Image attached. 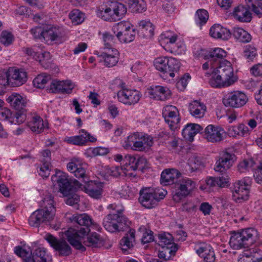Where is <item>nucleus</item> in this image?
Wrapping results in <instances>:
<instances>
[{
	"label": "nucleus",
	"instance_id": "nucleus-17",
	"mask_svg": "<svg viewBox=\"0 0 262 262\" xmlns=\"http://www.w3.org/2000/svg\"><path fill=\"white\" fill-rule=\"evenodd\" d=\"M10 85L12 86H19L26 82L27 73L23 69L10 68L8 69Z\"/></svg>",
	"mask_w": 262,
	"mask_h": 262
},
{
	"label": "nucleus",
	"instance_id": "nucleus-52",
	"mask_svg": "<svg viewBox=\"0 0 262 262\" xmlns=\"http://www.w3.org/2000/svg\"><path fill=\"white\" fill-rule=\"evenodd\" d=\"M97 15L102 19L106 21H113V14L112 9L109 7L105 10L98 9L97 11Z\"/></svg>",
	"mask_w": 262,
	"mask_h": 262
},
{
	"label": "nucleus",
	"instance_id": "nucleus-10",
	"mask_svg": "<svg viewBox=\"0 0 262 262\" xmlns=\"http://www.w3.org/2000/svg\"><path fill=\"white\" fill-rule=\"evenodd\" d=\"M45 239L59 256H67L71 254V248L65 240L59 239L50 234H47Z\"/></svg>",
	"mask_w": 262,
	"mask_h": 262
},
{
	"label": "nucleus",
	"instance_id": "nucleus-28",
	"mask_svg": "<svg viewBox=\"0 0 262 262\" xmlns=\"http://www.w3.org/2000/svg\"><path fill=\"white\" fill-rule=\"evenodd\" d=\"M203 130V127L198 124L188 123L183 129L182 134L183 137L190 141L193 140L198 133Z\"/></svg>",
	"mask_w": 262,
	"mask_h": 262
},
{
	"label": "nucleus",
	"instance_id": "nucleus-16",
	"mask_svg": "<svg viewBox=\"0 0 262 262\" xmlns=\"http://www.w3.org/2000/svg\"><path fill=\"white\" fill-rule=\"evenodd\" d=\"M119 101L125 104L134 105L139 101L141 96L140 93L136 90L122 89L117 94Z\"/></svg>",
	"mask_w": 262,
	"mask_h": 262
},
{
	"label": "nucleus",
	"instance_id": "nucleus-41",
	"mask_svg": "<svg viewBox=\"0 0 262 262\" xmlns=\"http://www.w3.org/2000/svg\"><path fill=\"white\" fill-rule=\"evenodd\" d=\"M136 32L133 29H130L129 31H126L122 33L120 36H116L121 42L128 43L133 41L135 38Z\"/></svg>",
	"mask_w": 262,
	"mask_h": 262
},
{
	"label": "nucleus",
	"instance_id": "nucleus-1",
	"mask_svg": "<svg viewBox=\"0 0 262 262\" xmlns=\"http://www.w3.org/2000/svg\"><path fill=\"white\" fill-rule=\"evenodd\" d=\"M72 222L76 224V229L70 228L65 234L70 244L75 249L84 251L83 245L92 248H100L103 245V240L100 234L90 232V227L93 224L92 218L86 214H74Z\"/></svg>",
	"mask_w": 262,
	"mask_h": 262
},
{
	"label": "nucleus",
	"instance_id": "nucleus-46",
	"mask_svg": "<svg viewBox=\"0 0 262 262\" xmlns=\"http://www.w3.org/2000/svg\"><path fill=\"white\" fill-rule=\"evenodd\" d=\"M103 40L104 41V49H107L110 51L115 44L116 38L115 37L108 32H105L103 34Z\"/></svg>",
	"mask_w": 262,
	"mask_h": 262
},
{
	"label": "nucleus",
	"instance_id": "nucleus-47",
	"mask_svg": "<svg viewBox=\"0 0 262 262\" xmlns=\"http://www.w3.org/2000/svg\"><path fill=\"white\" fill-rule=\"evenodd\" d=\"M130 26L131 25L128 22L121 21L113 27V30L115 33L117 32L116 36H120L123 32L129 31V29H131Z\"/></svg>",
	"mask_w": 262,
	"mask_h": 262
},
{
	"label": "nucleus",
	"instance_id": "nucleus-19",
	"mask_svg": "<svg viewBox=\"0 0 262 262\" xmlns=\"http://www.w3.org/2000/svg\"><path fill=\"white\" fill-rule=\"evenodd\" d=\"M8 103L17 111V113L25 114L27 101L20 94L16 93L11 94L6 99Z\"/></svg>",
	"mask_w": 262,
	"mask_h": 262
},
{
	"label": "nucleus",
	"instance_id": "nucleus-61",
	"mask_svg": "<svg viewBox=\"0 0 262 262\" xmlns=\"http://www.w3.org/2000/svg\"><path fill=\"white\" fill-rule=\"evenodd\" d=\"M147 160L143 157L137 156L136 166L135 165L134 168L135 170L137 169L143 170L147 167Z\"/></svg>",
	"mask_w": 262,
	"mask_h": 262
},
{
	"label": "nucleus",
	"instance_id": "nucleus-38",
	"mask_svg": "<svg viewBox=\"0 0 262 262\" xmlns=\"http://www.w3.org/2000/svg\"><path fill=\"white\" fill-rule=\"evenodd\" d=\"M126 12L127 9L123 4L116 3L113 10V21H117L121 19Z\"/></svg>",
	"mask_w": 262,
	"mask_h": 262
},
{
	"label": "nucleus",
	"instance_id": "nucleus-27",
	"mask_svg": "<svg viewBox=\"0 0 262 262\" xmlns=\"http://www.w3.org/2000/svg\"><path fill=\"white\" fill-rule=\"evenodd\" d=\"M135 242V230L129 229V231L120 240V246L124 253L134 247Z\"/></svg>",
	"mask_w": 262,
	"mask_h": 262
},
{
	"label": "nucleus",
	"instance_id": "nucleus-3",
	"mask_svg": "<svg viewBox=\"0 0 262 262\" xmlns=\"http://www.w3.org/2000/svg\"><path fill=\"white\" fill-rule=\"evenodd\" d=\"M210 76L209 83L213 88L229 86L237 80L231 63L227 60L220 62V66L212 71Z\"/></svg>",
	"mask_w": 262,
	"mask_h": 262
},
{
	"label": "nucleus",
	"instance_id": "nucleus-7",
	"mask_svg": "<svg viewBox=\"0 0 262 262\" xmlns=\"http://www.w3.org/2000/svg\"><path fill=\"white\" fill-rule=\"evenodd\" d=\"M154 63L157 70L171 77L174 76V73L177 72L180 67V62L172 57H158L155 59Z\"/></svg>",
	"mask_w": 262,
	"mask_h": 262
},
{
	"label": "nucleus",
	"instance_id": "nucleus-26",
	"mask_svg": "<svg viewBox=\"0 0 262 262\" xmlns=\"http://www.w3.org/2000/svg\"><path fill=\"white\" fill-rule=\"evenodd\" d=\"M196 253L203 258L204 262H214L215 254L213 248L209 245H203L196 250Z\"/></svg>",
	"mask_w": 262,
	"mask_h": 262
},
{
	"label": "nucleus",
	"instance_id": "nucleus-50",
	"mask_svg": "<svg viewBox=\"0 0 262 262\" xmlns=\"http://www.w3.org/2000/svg\"><path fill=\"white\" fill-rule=\"evenodd\" d=\"M208 19V14L205 9H199L196 12L195 20L196 24L202 25L205 24Z\"/></svg>",
	"mask_w": 262,
	"mask_h": 262
},
{
	"label": "nucleus",
	"instance_id": "nucleus-21",
	"mask_svg": "<svg viewBox=\"0 0 262 262\" xmlns=\"http://www.w3.org/2000/svg\"><path fill=\"white\" fill-rule=\"evenodd\" d=\"M147 93L150 98L162 101L167 99L171 95L168 88L160 85L151 86Z\"/></svg>",
	"mask_w": 262,
	"mask_h": 262
},
{
	"label": "nucleus",
	"instance_id": "nucleus-30",
	"mask_svg": "<svg viewBox=\"0 0 262 262\" xmlns=\"http://www.w3.org/2000/svg\"><path fill=\"white\" fill-rule=\"evenodd\" d=\"M233 15L236 19L241 22H250L251 20V13L243 6H238L235 8Z\"/></svg>",
	"mask_w": 262,
	"mask_h": 262
},
{
	"label": "nucleus",
	"instance_id": "nucleus-12",
	"mask_svg": "<svg viewBox=\"0 0 262 262\" xmlns=\"http://www.w3.org/2000/svg\"><path fill=\"white\" fill-rule=\"evenodd\" d=\"M249 185L244 180L235 182L233 188V200L237 203L247 201L249 198Z\"/></svg>",
	"mask_w": 262,
	"mask_h": 262
},
{
	"label": "nucleus",
	"instance_id": "nucleus-63",
	"mask_svg": "<svg viewBox=\"0 0 262 262\" xmlns=\"http://www.w3.org/2000/svg\"><path fill=\"white\" fill-rule=\"evenodd\" d=\"M30 32L35 38L43 40L45 29H43L40 27H36L32 28Z\"/></svg>",
	"mask_w": 262,
	"mask_h": 262
},
{
	"label": "nucleus",
	"instance_id": "nucleus-4",
	"mask_svg": "<svg viewBox=\"0 0 262 262\" xmlns=\"http://www.w3.org/2000/svg\"><path fill=\"white\" fill-rule=\"evenodd\" d=\"M55 213L53 197L49 195L42 201L41 208L31 214L28 223L31 226L34 227H38L42 224L47 225L54 219Z\"/></svg>",
	"mask_w": 262,
	"mask_h": 262
},
{
	"label": "nucleus",
	"instance_id": "nucleus-6",
	"mask_svg": "<svg viewBox=\"0 0 262 262\" xmlns=\"http://www.w3.org/2000/svg\"><path fill=\"white\" fill-rule=\"evenodd\" d=\"M258 239V233L254 228H247L240 232H235L230 237L229 244L233 249L246 248Z\"/></svg>",
	"mask_w": 262,
	"mask_h": 262
},
{
	"label": "nucleus",
	"instance_id": "nucleus-23",
	"mask_svg": "<svg viewBox=\"0 0 262 262\" xmlns=\"http://www.w3.org/2000/svg\"><path fill=\"white\" fill-rule=\"evenodd\" d=\"M181 173L176 169H166L161 174L160 182L164 185L175 184Z\"/></svg>",
	"mask_w": 262,
	"mask_h": 262
},
{
	"label": "nucleus",
	"instance_id": "nucleus-2",
	"mask_svg": "<svg viewBox=\"0 0 262 262\" xmlns=\"http://www.w3.org/2000/svg\"><path fill=\"white\" fill-rule=\"evenodd\" d=\"M51 179L54 185L58 187L59 191L65 195L70 194L73 188L75 187V189H81L95 199H100L102 197L103 187L100 184L91 181L86 185H82L76 180L72 182L67 173L57 169L52 176Z\"/></svg>",
	"mask_w": 262,
	"mask_h": 262
},
{
	"label": "nucleus",
	"instance_id": "nucleus-56",
	"mask_svg": "<svg viewBox=\"0 0 262 262\" xmlns=\"http://www.w3.org/2000/svg\"><path fill=\"white\" fill-rule=\"evenodd\" d=\"M249 254L252 262H262L261 250L258 249H250Z\"/></svg>",
	"mask_w": 262,
	"mask_h": 262
},
{
	"label": "nucleus",
	"instance_id": "nucleus-45",
	"mask_svg": "<svg viewBox=\"0 0 262 262\" xmlns=\"http://www.w3.org/2000/svg\"><path fill=\"white\" fill-rule=\"evenodd\" d=\"M162 250H160L158 253V257L164 260H168L172 255H174L178 250L177 247H173V249L169 248L161 247Z\"/></svg>",
	"mask_w": 262,
	"mask_h": 262
},
{
	"label": "nucleus",
	"instance_id": "nucleus-11",
	"mask_svg": "<svg viewBox=\"0 0 262 262\" xmlns=\"http://www.w3.org/2000/svg\"><path fill=\"white\" fill-rule=\"evenodd\" d=\"M236 160L234 154L223 151L220 154L214 169L216 171L224 172L233 165Z\"/></svg>",
	"mask_w": 262,
	"mask_h": 262
},
{
	"label": "nucleus",
	"instance_id": "nucleus-60",
	"mask_svg": "<svg viewBox=\"0 0 262 262\" xmlns=\"http://www.w3.org/2000/svg\"><path fill=\"white\" fill-rule=\"evenodd\" d=\"M189 164L192 168L195 169L204 166V163L201 157L194 156L190 159Z\"/></svg>",
	"mask_w": 262,
	"mask_h": 262
},
{
	"label": "nucleus",
	"instance_id": "nucleus-59",
	"mask_svg": "<svg viewBox=\"0 0 262 262\" xmlns=\"http://www.w3.org/2000/svg\"><path fill=\"white\" fill-rule=\"evenodd\" d=\"M13 35L12 34L7 31H3L2 33L1 37V42L5 46H9L13 41Z\"/></svg>",
	"mask_w": 262,
	"mask_h": 262
},
{
	"label": "nucleus",
	"instance_id": "nucleus-43",
	"mask_svg": "<svg viewBox=\"0 0 262 262\" xmlns=\"http://www.w3.org/2000/svg\"><path fill=\"white\" fill-rule=\"evenodd\" d=\"M69 17L75 25L82 23L84 19V14L78 9H74L69 13Z\"/></svg>",
	"mask_w": 262,
	"mask_h": 262
},
{
	"label": "nucleus",
	"instance_id": "nucleus-58",
	"mask_svg": "<svg viewBox=\"0 0 262 262\" xmlns=\"http://www.w3.org/2000/svg\"><path fill=\"white\" fill-rule=\"evenodd\" d=\"M64 81L53 80L50 84V91L52 93H62Z\"/></svg>",
	"mask_w": 262,
	"mask_h": 262
},
{
	"label": "nucleus",
	"instance_id": "nucleus-31",
	"mask_svg": "<svg viewBox=\"0 0 262 262\" xmlns=\"http://www.w3.org/2000/svg\"><path fill=\"white\" fill-rule=\"evenodd\" d=\"M226 56V52L222 49L217 48L211 49L204 54V58L208 60V62L216 61L224 59Z\"/></svg>",
	"mask_w": 262,
	"mask_h": 262
},
{
	"label": "nucleus",
	"instance_id": "nucleus-44",
	"mask_svg": "<svg viewBox=\"0 0 262 262\" xmlns=\"http://www.w3.org/2000/svg\"><path fill=\"white\" fill-rule=\"evenodd\" d=\"M76 189L74 187L72 189V191L69 195H65L66 196H69L66 200H65L66 203L67 205L73 206L76 209H79V205L78 203L79 202V195L77 194L74 193L71 195V194ZM63 195L64 194L62 193Z\"/></svg>",
	"mask_w": 262,
	"mask_h": 262
},
{
	"label": "nucleus",
	"instance_id": "nucleus-9",
	"mask_svg": "<svg viewBox=\"0 0 262 262\" xmlns=\"http://www.w3.org/2000/svg\"><path fill=\"white\" fill-rule=\"evenodd\" d=\"M248 101L245 93L240 91H233L228 93L223 99L225 106L232 108H240Z\"/></svg>",
	"mask_w": 262,
	"mask_h": 262
},
{
	"label": "nucleus",
	"instance_id": "nucleus-39",
	"mask_svg": "<svg viewBox=\"0 0 262 262\" xmlns=\"http://www.w3.org/2000/svg\"><path fill=\"white\" fill-rule=\"evenodd\" d=\"M146 8L144 0H133L129 6V10L133 12L142 13L145 11Z\"/></svg>",
	"mask_w": 262,
	"mask_h": 262
},
{
	"label": "nucleus",
	"instance_id": "nucleus-32",
	"mask_svg": "<svg viewBox=\"0 0 262 262\" xmlns=\"http://www.w3.org/2000/svg\"><path fill=\"white\" fill-rule=\"evenodd\" d=\"M189 110L192 116L200 118L204 116L206 107L203 103L195 100L189 104Z\"/></svg>",
	"mask_w": 262,
	"mask_h": 262
},
{
	"label": "nucleus",
	"instance_id": "nucleus-24",
	"mask_svg": "<svg viewBox=\"0 0 262 262\" xmlns=\"http://www.w3.org/2000/svg\"><path fill=\"white\" fill-rule=\"evenodd\" d=\"M62 37V33L59 28L52 27L45 29L43 40L48 43L52 41H59Z\"/></svg>",
	"mask_w": 262,
	"mask_h": 262
},
{
	"label": "nucleus",
	"instance_id": "nucleus-29",
	"mask_svg": "<svg viewBox=\"0 0 262 262\" xmlns=\"http://www.w3.org/2000/svg\"><path fill=\"white\" fill-rule=\"evenodd\" d=\"M51 257L47 254L44 248H38L32 254V258H28V262H51Z\"/></svg>",
	"mask_w": 262,
	"mask_h": 262
},
{
	"label": "nucleus",
	"instance_id": "nucleus-64",
	"mask_svg": "<svg viewBox=\"0 0 262 262\" xmlns=\"http://www.w3.org/2000/svg\"><path fill=\"white\" fill-rule=\"evenodd\" d=\"M91 154L94 156H104L109 152V149L103 147H98L91 149Z\"/></svg>",
	"mask_w": 262,
	"mask_h": 262
},
{
	"label": "nucleus",
	"instance_id": "nucleus-48",
	"mask_svg": "<svg viewBox=\"0 0 262 262\" xmlns=\"http://www.w3.org/2000/svg\"><path fill=\"white\" fill-rule=\"evenodd\" d=\"M160 41L167 44H173L177 39V35L170 31H166L161 34Z\"/></svg>",
	"mask_w": 262,
	"mask_h": 262
},
{
	"label": "nucleus",
	"instance_id": "nucleus-55",
	"mask_svg": "<svg viewBox=\"0 0 262 262\" xmlns=\"http://www.w3.org/2000/svg\"><path fill=\"white\" fill-rule=\"evenodd\" d=\"M137 156L138 155L132 156L128 155L124 157V161L125 162V164L127 165V167L126 168L127 170H135L134 166L135 165L136 166Z\"/></svg>",
	"mask_w": 262,
	"mask_h": 262
},
{
	"label": "nucleus",
	"instance_id": "nucleus-54",
	"mask_svg": "<svg viewBox=\"0 0 262 262\" xmlns=\"http://www.w3.org/2000/svg\"><path fill=\"white\" fill-rule=\"evenodd\" d=\"M249 8H252V11L257 15H262V3L253 0H245Z\"/></svg>",
	"mask_w": 262,
	"mask_h": 262
},
{
	"label": "nucleus",
	"instance_id": "nucleus-40",
	"mask_svg": "<svg viewBox=\"0 0 262 262\" xmlns=\"http://www.w3.org/2000/svg\"><path fill=\"white\" fill-rule=\"evenodd\" d=\"M229 131L232 136H244L249 133L248 127L244 124H239L237 126H231L229 128Z\"/></svg>",
	"mask_w": 262,
	"mask_h": 262
},
{
	"label": "nucleus",
	"instance_id": "nucleus-37",
	"mask_svg": "<svg viewBox=\"0 0 262 262\" xmlns=\"http://www.w3.org/2000/svg\"><path fill=\"white\" fill-rule=\"evenodd\" d=\"M140 29L146 37H151L154 34V27L149 20H141L139 23Z\"/></svg>",
	"mask_w": 262,
	"mask_h": 262
},
{
	"label": "nucleus",
	"instance_id": "nucleus-53",
	"mask_svg": "<svg viewBox=\"0 0 262 262\" xmlns=\"http://www.w3.org/2000/svg\"><path fill=\"white\" fill-rule=\"evenodd\" d=\"M244 56L248 61H253L257 56V51L255 47L250 45L245 46L244 50Z\"/></svg>",
	"mask_w": 262,
	"mask_h": 262
},
{
	"label": "nucleus",
	"instance_id": "nucleus-22",
	"mask_svg": "<svg viewBox=\"0 0 262 262\" xmlns=\"http://www.w3.org/2000/svg\"><path fill=\"white\" fill-rule=\"evenodd\" d=\"M67 169L77 178H81L86 182L85 178H86L85 169L82 166L81 162L77 159H72L67 165Z\"/></svg>",
	"mask_w": 262,
	"mask_h": 262
},
{
	"label": "nucleus",
	"instance_id": "nucleus-36",
	"mask_svg": "<svg viewBox=\"0 0 262 262\" xmlns=\"http://www.w3.org/2000/svg\"><path fill=\"white\" fill-rule=\"evenodd\" d=\"M231 34L240 42H248L251 39L250 34L241 28H234Z\"/></svg>",
	"mask_w": 262,
	"mask_h": 262
},
{
	"label": "nucleus",
	"instance_id": "nucleus-20",
	"mask_svg": "<svg viewBox=\"0 0 262 262\" xmlns=\"http://www.w3.org/2000/svg\"><path fill=\"white\" fill-rule=\"evenodd\" d=\"M79 135L67 137L66 141L68 143L74 145H82L88 142H94L97 139L91 136L84 129L79 130Z\"/></svg>",
	"mask_w": 262,
	"mask_h": 262
},
{
	"label": "nucleus",
	"instance_id": "nucleus-25",
	"mask_svg": "<svg viewBox=\"0 0 262 262\" xmlns=\"http://www.w3.org/2000/svg\"><path fill=\"white\" fill-rule=\"evenodd\" d=\"M209 34L214 38H221L223 40L228 39L231 36V31L223 27L219 24L214 25L210 29Z\"/></svg>",
	"mask_w": 262,
	"mask_h": 262
},
{
	"label": "nucleus",
	"instance_id": "nucleus-51",
	"mask_svg": "<svg viewBox=\"0 0 262 262\" xmlns=\"http://www.w3.org/2000/svg\"><path fill=\"white\" fill-rule=\"evenodd\" d=\"M14 252L17 255L21 257L25 262H28V258H32V252L29 248L27 250L20 246H16L15 247Z\"/></svg>",
	"mask_w": 262,
	"mask_h": 262
},
{
	"label": "nucleus",
	"instance_id": "nucleus-49",
	"mask_svg": "<svg viewBox=\"0 0 262 262\" xmlns=\"http://www.w3.org/2000/svg\"><path fill=\"white\" fill-rule=\"evenodd\" d=\"M51 55L49 52H43L37 56V60H38L40 64L46 69L50 67L51 63Z\"/></svg>",
	"mask_w": 262,
	"mask_h": 262
},
{
	"label": "nucleus",
	"instance_id": "nucleus-13",
	"mask_svg": "<svg viewBox=\"0 0 262 262\" xmlns=\"http://www.w3.org/2000/svg\"><path fill=\"white\" fill-rule=\"evenodd\" d=\"M139 201L145 208L150 209L157 205L154 189L150 187L142 188L139 193Z\"/></svg>",
	"mask_w": 262,
	"mask_h": 262
},
{
	"label": "nucleus",
	"instance_id": "nucleus-35",
	"mask_svg": "<svg viewBox=\"0 0 262 262\" xmlns=\"http://www.w3.org/2000/svg\"><path fill=\"white\" fill-rule=\"evenodd\" d=\"M28 126L32 132L37 134L43 132L46 127V124L44 123L43 120L39 116L33 117L31 120L28 122Z\"/></svg>",
	"mask_w": 262,
	"mask_h": 262
},
{
	"label": "nucleus",
	"instance_id": "nucleus-5",
	"mask_svg": "<svg viewBox=\"0 0 262 262\" xmlns=\"http://www.w3.org/2000/svg\"><path fill=\"white\" fill-rule=\"evenodd\" d=\"M123 209H117V213H110L103 221L104 228L110 232L127 230L130 228L131 222L122 214Z\"/></svg>",
	"mask_w": 262,
	"mask_h": 262
},
{
	"label": "nucleus",
	"instance_id": "nucleus-42",
	"mask_svg": "<svg viewBox=\"0 0 262 262\" xmlns=\"http://www.w3.org/2000/svg\"><path fill=\"white\" fill-rule=\"evenodd\" d=\"M51 80L50 75H39L33 81L34 85L39 89L43 88L46 84Z\"/></svg>",
	"mask_w": 262,
	"mask_h": 262
},
{
	"label": "nucleus",
	"instance_id": "nucleus-34",
	"mask_svg": "<svg viewBox=\"0 0 262 262\" xmlns=\"http://www.w3.org/2000/svg\"><path fill=\"white\" fill-rule=\"evenodd\" d=\"M156 242L161 247L169 248L173 249V247L177 246L173 242V238L172 235L168 233H162L158 235V239L156 240Z\"/></svg>",
	"mask_w": 262,
	"mask_h": 262
},
{
	"label": "nucleus",
	"instance_id": "nucleus-62",
	"mask_svg": "<svg viewBox=\"0 0 262 262\" xmlns=\"http://www.w3.org/2000/svg\"><path fill=\"white\" fill-rule=\"evenodd\" d=\"M190 76L188 74H185L182 77L177 83V86L181 91L183 90L186 87L188 80L190 79Z\"/></svg>",
	"mask_w": 262,
	"mask_h": 262
},
{
	"label": "nucleus",
	"instance_id": "nucleus-57",
	"mask_svg": "<svg viewBox=\"0 0 262 262\" xmlns=\"http://www.w3.org/2000/svg\"><path fill=\"white\" fill-rule=\"evenodd\" d=\"M41 161L42 164L51 165V152L49 149H46L40 152Z\"/></svg>",
	"mask_w": 262,
	"mask_h": 262
},
{
	"label": "nucleus",
	"instance_id": "nucleus-8",
	"mask_svg": "<svg viewBox=\"0 0 262 262\" xmlns=\"http://www.w3.org/2000/svg\"><path fill=\"white\" fill-rule=\"evenodd\" d=\"M195 187V183L191 179L183 178L178 180L174 184L173 200L176 202H179L188 196Z\"/></svg>",
	"mask_w": 262,
	"mask_h": 262
},
{
	"label": "nucleus",
	"instance_id": "nucleus-15",
	"mask_svg": "<svg viewBox=\"0 0 262 262\" xmlns=\"http://www.w3.org/2000/svg\"><path fill=\"white\" fill-rule=\"evenodd\" d=\"M178 113L177 107L172 105L166 106L163 111V117L172 130H174L178 127L180 119L178 116Z\"/></svg>",
	"mask_w": 262,
	"mask_h": 262
},
{
	"label": "nucleus",
	"instance_id": "nucleus-18",
	"mask_svg": "<svg viewBox=\"0 0 262 262\" xmlns=\"http://www.w3.org/2000/svg\"><path fill=\"white\" fill-rule=\"evenodd\" d=\"M0 118L7 120L11 124H20L26 120V115L23 113L13 114L9 109L4 108H2L0 112Z\"/></svg>",
	"mask_w": 262,
	"mask_h": 262
},
{
	"label": "nucleus",
	"instance_id": "nucleus-14",
	"mask_svg": "<svg viewBox=\"0 0 262 262\" xmlns=\"http://www.w3.org/2000/svg\"><path fill=\"white\" fill-rule=\"evenodd\" d=\"M225 135V132L223 128L210 124L205 128L203 136L208 142L216 143L223 140Z\"/></svg>",
	"mask_w": 262,
	"mask_h": 262
},
{
	"label": "nucleus",
	"instance_id": "nucleus-33",
	"mask_svg": "<svg viewBox=\"0 0 262 262\" xmlns=\"http://www.w3.org/2000/svg\"><path fill=\"white\" fill-rule=\"evenodd\" d=\"M101 56L104 59L105 65L108 67H113L118 61V52L116 49H112L107 53H103Z\"/></svg>",
	"mask_w": 262,
	"mask_h": 262
}]
</instances>
